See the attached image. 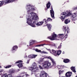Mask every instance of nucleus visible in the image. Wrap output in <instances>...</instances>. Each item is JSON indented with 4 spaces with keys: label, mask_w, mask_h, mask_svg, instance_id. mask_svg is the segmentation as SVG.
Here are the masks:
<instances>
[{
    "label": "nucleus",
    "mask_w": 77,
    "mask_h": 77,
    "mask_svg": "<svg viewBox=\"0 0 77 77\" xmlns=\"http://www.w3.org/2000/svg\"><path fill=\"white\" fill-rule=\"evenodd\" d=\"M61 15L63 16H61L60 17V19H61L62 21H63L65 20V18L66 17H68L69 15H71V14L70 12H69V13L67 14L65 12H63L61 13Z\"/></svg>",
    "instance_id": "1"
},
{
    "label": "nucleus",
    "mask_w": 77,
    "mask_h": 77,
    "mask_svg": "<svg viewBox=\"0 0 77 77\" xmlns=\"http://www.w3.org/2000/svg\"><path fill=\"white\" fill-rule=\"evenodd\" d=\"M32 21H33V23H32ZM27 23H28L29 25H30V26H32V27H36V26H35V25L38 26H40L39 25H37V23H36L35 21H33L31 22L29 20H28Z\"/></svg>",
    "instance_id": "2"
},
{
    "label": "nucleus",
    "mask_w": 77,
    "mask_h": 77,
    "mask_svg": "<svg viewBox=\"0 0 77 77\" xmlns=\"http://www.w3.org/2000/svg\"><path fill=\"white\" fill-rule=\"evenodd\" d=\"M51 66V63L48 61L45 62L43 65V67L44 68H48L49 66Z\"/></svg>",
    "instance_id": "3"
},
{
    "label": "nucleus",
    "mask_w": 77,
    "mask_h": 77,
    "mask_svg": "<svg viewBox=\"0 0 77 77\" xmlns=\"http://www.w3.org/2000/svg\"><path fill=\"white\" fill-rule=\"evenodd\" d=\"M57 36V35L55 34V32L53 33V35L52 36H51L49 37H48V38L51 41H53V40H55V38Z\"/></svg>",
    "instance_id": "4"
},
{
    "label": "nucleus",
    "mask_w": 77,
    "mask_h": 77,
    "mask_svg": "<svg viewBox=\"0 0 77 77\" xmlns=\"http://www.w3.org/2000/svg\"><path fill=\"white\" fill-rule=\"evenodd\" d=\"M51 10H50V12L51 16L52 18H53V19H54V12L53 11V7H52V5L51 6Z\"/></svg>",
    "instance_id": "5"
},
{
    "label": "nucleus",
    "mask_w": 77,
    "mask_h": 77,
    "mask_svg": "<svg viewBox=\"0 0 77 77\" xmlns=\"http://www.w3.org/2000/svg\"><path fill=\"white\" fill-rule=\"evenodd\" d=\"M45 23V24H47L48 22L47 20H46V19H44L42 22H39L38 23H37V25H39L40 26H41V25H42L43 23Z\"/></svg>",
    "instance_id": "6"
},
{
    "label": "nucleus",
    "mask_w": 77,
    "mask_h": 77,
    "mask_svg": "<svg viewBox=\"0 0 77 77\" xmlns=\"http://www.w3.org/2000/svg\"><path fill=\"white\" fill-rule=\"evenodd\" d=\"M40 76L41 77H50L48 75L47 73L44 71L42 72L40 74Z\"/></svg>",
    "instance_id": "7"
},
{
    "label": "nucleus",
    "mask_w": 77,
    "mask_h": 77,
    "mask_svg": "<svg viewBox=\"0 0 77 77\" xmlns=\"http://www.w3.org/2000/svg\"><path fill=\"white\" fill-rule=\"evenodd\" d=\"M33 18V19H31V17L30 18V19L28 18L27 19V20H30V21L32 22V21H36V20H38V17L37 16H35Z\"/></svg>",
    "instance_id": "8"
},
{
    "label": "nucleus",
    "mask_w": 77,
    "mask_h": 77,
    "mask_svg": "<svg viewBox=\"0 0 77 77\" xmlns=\"http://www.w3.org/2000/svg\"><path fill=\"white\" fill-rule=\"evenodd\" d=\"M26 9H29V10L27 11L28 13L30 11V10H35V8H32V6L30 5H26Z\"/></svg>",
    "instance_id": "9"
},
{
    "label": "nucleus",
    "mask_w": 77,
    "mask_h": 77,
    "mask_svg": "<svg viewBox=\"0 0 77 77\" xmlns=\"http://www.w3.org/2000/svg\"><path fill=\"white\" fill-rule=\"evenodd\" d=\"M38 56V55L31 54L28 56V58L29 59H33L35 58Z\"/></svg>",
    "instance_id": "10"
},
{
    "label": "nucleus",
    "mask_w": 77,
    "mask_h": 77,
    "mask_svg": "<svg viewBox=\"0 0 77 77\" xmlns=\"http://www.w3.org/2000/svg\"><path fill=\"white\" fill-rule=\"evenodd\" d=\"M50 6H51V4L50 2H49L48 4H46V8H45V11H47L48 9H49V8H50Z\"/></svg>",
    "instance_id": "11"
},
{
    "label": "nucleus",
    "mask_w": 77,
    "mask_h": 77,
    "mask_svg": "<svg viewBox=\"0 0 77 77\" xmlns=\"http://www.w3.org/2000/svg\"><path fill=\"white\" fill-rule=\"evenodd\" d=\"M77 17L76 14L74 13L71 15V17L72 19V20H75V17Z\"/></svg>",
    "instance_id": "12"
},
{
    "label": "nucleus",
    "mask_w": 77,
    "mask_h": 77,
    "mask_svg": "<svg viewBox=\"0 0 77 77\" xmlns=\"http://www.w3.org/2000/svg\"><path fill=\"white\" fill-rule=\"evenodd\" d=\"M63 29H64V30L65 31V32L67 30V33H69V29L68 27H66L65 26H63Z\"/></svg>",
    "instance_id": "13"
},
{
    "label": "nucleus",
    "mask_w": 77,
    "mask_h": 77,
    "mask_svg": "<svg viewBox=\"0 0 77 77\" xmlns=\"http://www.w3.org/2000/svg\"><path fill=\"white\" fill-rule=\"evenodd\" d=\"M72 74V72H69L66 73L65 75L67 77H70L71 76Z\"/></svg>",
    "instance_id": "14"
},
{
    "label": "nucleus",
    "mask_w": 77,
    "mask_h": 77,
    "mask_svg": "<svg viewBox=\"0 0 77 77\" xmlns=\"http://www.w3.org/2000/svg\"><path fill=\"white\" fill-rule=\"evenodd\" d=\"M63 36V34H59L58 35V36L56 38V39L57 40H59L60 38H62Z\"/></svg>",
    "instance_id": "15"
},
{
    "label": "nucleus",
    "mask_w": 77,
    "mask_h": 77,
    "mask_svg": "<svg viewBox=\"0 0 77 77\" xmlns=\"http://www.w3.org/2000/svg\"><path fill=\"white\" fill-rule=\"evenodd\" d=\"M18 49V46L17 45L14 46L12 48V50H11V51H17V50Z\"/></svg>",
    "instance_id": "16"
},
{
    "label": "nucleus",
    "mask_w": 77,
    "mask_h": 77,
    "mask_svg": "<svg viewBox=\"0 0 77 77\" xmlns=\"http://www.w3.org/2000/svg\"><path fill=\"white\" fill-rule=\"evenodd\" d=\"M57 53V51H56L53 49L52 50V52H51V53L53 54H54V56H57L56 55V53Z\"/></svg>",
    "instance_id": "17"
},
{
    "label": "nucleus",
    "mask_w": 77,
    "mask_h": 77,
    "mask_svg": "<svg viewBox=\"0 0 77 77\" xmlns=\"http://www.w3.org/2000/svg\"><path fill=\"white\" fill-rule=\"evenodd\" d=\"M15 72V71L14 70V69H10L9 71V73L10 74H14V73Z\"/></svg>",
    "instance_id": "18"
},
{
    "label": "nucleus",
    "mask_w": 77,
    "mask_h": 77,
    "mask_svg": "<svg viewBox=\"0 0 77 77\" xmlns=\"http://www.w3.org/2000/svg\"><path fill=\"white\" fill-rule=\"evenodd\" d=\"M51 61L53 63V65L51 66V68H52L53 67L55 66H56V62L53 59Z\"/></svg>",
    "instance_id": "19"
},
{
    "label": "nucleus",
    "mask_w": 77,
    "mask_h": 77,
    "mask_svg": "<svg viewBox=\"0 0 77 77\" xmlns=\"http://www.w3.org/2000/svg\"><path fill=\"white\" fill-rule=\"evenodd\" d=\"M30 14L31 15V17H30V19L31 18V20H32V19H33L34 18L33 17L35 16V13L32 12Z\"/></svg>",
    "instance_id": "20"
},
{
    "label": "nucleus",
    "mask_w": 77,
    "mask_h": 77,
    "mask_svg": "<svg viewBox=\"0 0 77 77\" xmlns=\"http://www.w3.org/2000/svg\"><path fill=\"white\" fill-rule=\"evenodd\" d=\"M70 20L68 19H66L65 20L64 23L66 24H68L69 23H70Z\"/></svg>",
    "instance_id": "21"
},
{
    "label": "nucleus",
    "mask_w": 77,
    "mask_h": 77,
    "mask_svg": "<svg viewBox=\"0 0 77 77\" xmlns=\"http://www.w3.org/2000/svg\"><path fill=\"white\" fill-rule=\"evenodd\" d=\"M63 61L64 63H69V62H70V60H69V59H64Z\"/></svg>",
    "instance_id": "22"
},
{
    "label": "nucleus",
    "mask_w": 77,
    "mask_h": 77,
    "mask_svg": "<svg viewBox=\"0 0 77 77\" xmlns=\"http://www.w3.org/2000/svg\"><path fill=\"white\" fill-rule=\"evenodd\" d=\"M5 76V77H12V75L11 74H9L8 75H6V73L4 74V76Z\"/></svg>",
    "instance_id": "23"
},
{
    "label": "nucleus",
    "mask_w": 77,
    "mask_h": 77,
    "mask_svg": "<svg viewBox=\"0 0 77 77\" xmlns=\"http://www.w3.org/2000/svg\"><path fill=\"white\" fill-rule=\"evenodd\" d=\"M46 26H47L48 30L50 31L51 29V25L50 24H47Z\"/></svg>",
    "instance_id": "24"
},
{
    "label": "nucleus",
    "mask_w": 77,
    "mask_h": 77,
    "mask_svg": "<svg viewBox=\"0 0 77 77\" xmlns=\"http://www.w3.org/2000/svg\"><path fill=\"white\" fill-rule=\"evenodd\" d=\"M70 69L73 72H76V71H75V67L72 66L70 68Z\"/></svg>",
    "instance_id": "25"
},
{
    "label": "nucleus",
    "mask_w": 77,
    "mask_h": 77,
    "mask_svg": "<svg viewBox=\"0 0 77 77\" xmlns=\"http://www.w3.org/2000/svg\"><path fill=\"white\" fill-rule=\"evenodd\" d=\"M17 66H18V67L20 68V69H21L22 67H23V64H22V63H19L17 65Z\"/></svg>",
    "instance_id": "26"
},
{
    "label": "nucleus",
    "mask_w": 77,
    "mask_h": 77,
    "mask_svg": "<svg viewBox=\"0 0 77 77\" xmlns=\"http://www.w3.org/2000/svg\"><path fill=\"white\" fill-rule=\"evenodd\" d=\"M62 52V51L60 50L59 51H57V53H56V55H57L58 56H59L60 54H61V53Z\"/></svg>",
    "instance_id": "27"
},
{
    "label": "nucleus",
    "mask_w": 77,
    "mask_h": 77,
    "mask_svg": "<svg viewBox=\"0 0 77 77\" xmlns=\"http://www.w3.org/2000/svg\"><path fill=\"white\" fill-rule=\"evenodd\" d=\"M5 1H6V2L8 3H11V2H13L14 1H15V0H5Z\"/></svg>",
    "instance_id": "28"
},
{
    "label": "nucleus",
    "mask_w": 77,
    "mask_h": 77,
    "mask_svg": "<svg viewBox=\"0 0 77 77\" xmlns=\"http://www.w3.org/2000/svg\"><path fill=\"white\" fill-rule=\"evenodd\" d=\"M21 62H23V61L22 60H19L15 63V64H17V63H21Z\"/></svg>",
    "instance_id": "29"
},
{
    "label": "nucleus",
    "mask_w": 77,
    "mask_h": 77,
    "mask_svg": "<svg viewBox=\"0 0 77 77\" xmlns=\"http://www.w3.org/2000/svg\"><path fill=\"white\" fill-rule=\"evenodd\" d=\"M52 21V19H51V18L50 17L48 18V19H47V22H48V21Z\"/></svg>",
    "instance_id": "30"
},
{
    "label": "nucleus",
    "mask_w": 77,
    "mask_h": 77,
    "mask_svg": "<svg viewBox=\"0 0 77 77\" xmlns=\"http://www.w3.org/2000/svg\"><path fill=\"white\" fill-rule=\"evenodd\" d=\"M35 42L36 41L35 40H32V42H30V45H32V44H33L34 42Z\"/></svg>",
    "instance_id": "31"
},
{
    "label": "nucleus",
    "mask_w": 77,
    "mask_h": 77,
    "mask_svg": "<svg viewBox=\"0 0 77 77\" xmlns=\"http://www.w3.org/2000/svg\"><path fill=\"white\" fill-rule=\"evenodd\" d=\"M3 1H0V7L2 6V5H3Z\"/></svg>",
    "instance_id": "32"
},
{
    "label": "nucleus",
    "mask_w": 77,
    "mask_h": 77,
    "mask_svg": "<svg viewBox=\"0 0 77 77\" xmlns=\"http://www.w3.org/2000/svg\"><path fill=\"white\" fill-rule=\"evenodd\" d=\"M35 51H36V52H38V53H39V52H41V51L38 49H35Z\"/></svg>",
    "instance_id": "33"
},
{
    "label": "nucleus",
    "mask_w": 77,
    "mask_h": 77,
    "mask_svg": "<svg viewBox=\"0 0 77 77\" xmlns=\"http://www.w3.org/2000/svg\"><path fill=\"white\" fill-rule=\"evenodd\" d=\"M31 70L32 71H33V72L34 71V72H36V71L35 70V69H34V68H33V67H31Z\"/></svg>",
    "instance_id": "34"
},
{
    "label": "nucleus",
    "mask_w": 77,
    "mask_h": 77,
    "mask_svg": "<svg viewBox=\"0 0 77 77\" xmlns=\"http://www.w3.org/2000/svg\"><path fill=\"white\" fill-rule=\"evenodd\" d=\"M12 66V65H9L8 66H6L5 67V68H11Z\"/></svg>",
    "instance_id": "35"
},
{
    "label": "nucleus",
    "mask_w": 77,
    "mask_h": 77,
    "mask_svg": "<svg viewBox=\"0 0 77 77\" xmlns=\"http://www.w3.org/2000/svg\"><path fill=\"white\" fill-rule=\"evenodd\" d=\"M43 45H44L42 44V45H36L35 46V47H40V46H43Z\"/></svg>",
    "instance_id": "36"
},
{
    "label": "nucleus",
    "mask_w": 77,
    "mask_h": 77,
    "mask_svg": "<svg viewBox=\"0 0 77 77\" xmlns=\"http://www.w3.org/2000/svg\"><path fill=\"white\" fill-rule=\"evenodd\" d=\"M57 67L59 69H62V68H61V66H57Z\"/></svg>",
    "instance_id": "37"
},
{
    "label": "nucleus",
    "mask_w": 77,
    "mask_h": 77,
    "mask_svg": "<svg viewBox=\"0 0 77 77\" xmlns=\"http://www.w3.org/2000/svg\"><path fill=\"white\" fill-rule=\"evenodd\" d=\"M61 44H62V43H60V45L59 46H58L57 48L58 49H60V48H61V47H62V45H61Z\"/></svg>",
    "instance_id": "38"
},
{
    "label": "nucleus",
    "mask_w": 77,
    "mask_h": 77,
    "mask_svg": "<svg viewBox=\"0 0 77 77\" xmlns=\"http://www.w3.org/2000/svg\"><path fill=\"white\" fill-rule=\"evenodd\" d=\"M48 59H50L51 61L53 60L50 57H48Z\"/></svg>",
    "instance_id": "39"
},
{
    "label": "nucleus",
    "mask_w": 77,
    "mask_h": 77,
    "mask_svg": "<svg viewBox=\"0 0 77 77\" xmlns=\"http://www.w3.org/2000/svg\"><path fill=\"white\" fill-rule=\"evenodd\" d=\"M61 73H62V71L61 70H59V74L60 75L61 74Z\"/></svg>",
    "instance_id": "40"
},
{
    "label": "nucleus",
    "mask_w": 77,
    "mask_h": 77,
    "mask_svg": "<svg viewBox=\"0 0 77 77\" xmlns=\"http://www.w3.org/2000/svg\"><path fill=\"white\" fill-rule=\"evenodd\" d=\"M42 53H44V54H48V53L44 51H43Z\"/></svg>",
    "instance_id": "41"
},
{
    "label": "nucleus",
    "mask_w": 77,
    "mask_h": 77,
    "mask_svg": "<svg viewBox=\"0 0 77 77\" xmlns=\"http://www.w3.org/2000/svg\"><path fill=\"white\" fill-rule=\"evenodd\" d=\"M39 67L41 69H43V68L40 65L39 66Z\"/></svg>",
    "instance_id": "42"
},
{
    "label": "nucleus",
    "mask_w": 77,
    "mask_h": 77,
    "mask_svg": "<svg viewBox=\"0 0 77 77\" xmlns=\"http://www.w3.org/2000/svg\"><path fill=\"white\" fill-rule=\"evenodd\" d=\"M68 36V35L66 34L64 36V37H65V38H67V36Z\"/></svg>",
    "instance_id": "43"
},
{
    "label": "nucleus",
    "mask_w": 77,
    "mask_h": 77,
    "mask_svg": "<svg viewBox=\"0 0 77 77\" xmlns=\"http://www.w3.org/2000/svg\"><path fill=\"white\" fill-rule=\"evenodd\" d=\"M29 62H30V60H27V62L26 63H29Z\"/></svg>",
    "instance_id": "44"
},
{
    "label": "nucleus",
    "mask_w": 77,
    "mask_h": 77,
    "mask_svg": "<svg viewBox=\"0 0 77 77\" xmlns=\"http://www.w3.org/2000/svg\"><path fill=\"white\" fill-rule=\"evenodd\" d=\"M25 75H26V77H29V75H28V74H26Z\"/></svg>",
    "instance_id": "45"
},
{
    "label": "nucleus",
    "mask_w": 77,
    "mask_h": 77,
    "mask_svg": "<svg viewBox=\"0 0 77 77\" xmlns=\"http://www.w3.org/2000/svg\"><path fill=\"white\" fill-rule=\"evenodd\" d=\"M46 49L47 50H48V51H50V52H51V50H50V49H47V48H46Z\"/></svg>",
    "instance_id": "46"
},
{
    "label": "nucleus",
    "mask_w": 77,
    "mask_h": 77,
    "mask_svg": "<svg viewBox=\"0 0 77 77\" xmlns=\"http://www.w3.org/2000/svg\"><path fill=\"white\" fill-rule=\"evenodd\" d=\"M77 7H75L74 8H73L74 10H75L76 9H77Z\"/></svg>",
    "instance_id": "47"
},
{
    "label": "nucleus",
    "mask_w": 77,
    "mask_h": 77,
    "mask_svg": "<svg viewBox=\"0 0 77 77\" xmlns=\"http://www.w3.org/2000/svg\"><path fill=\"white\" fill-rule=\"evenodd\" d=\"M63 54H65V52L64 51L63 52Z\"/></svg>",
    "instance_id": "48"
},
{
    "label": "nucleus",
    "mask_w": 77,
    "mask_h": 77,
    "mask_svg": "<svg viewBox=\"0 0 77 77\" xmlns=\"http://www.w3.org/2000/svg\"><path fill=\"white\" fill-rule=\"evenodd\" d=\"M2 68V66H1L0 65V68Z\"/></svg>",
    "instance_id": "49"
},
{
    "label": "nucleus",
    "mask_w": 77,
    "mask_h": 77,
    "mask_svg": "<svg viewBox=\"0 0 77 77\" xmlns=\"http://www.w3.org/2000/svg\"><path fill=\"white\" fill-rule=\"evenodd\" d=\"M22 74H24V73H22Z\"/></svg>",
    "instance_id": "50"
}]
</instances>
